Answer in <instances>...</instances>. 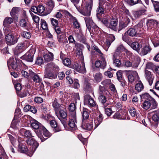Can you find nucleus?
<instances>
[{"mask_svg":"<svg viewBox=\"0 0 159 159\" xmlns=\"http://www.w3.org/2000/svg\"><path fill=\"white\" fill-rule=\"evenodd\" d=\"M92 4L91 3H86L84 7H81V8L76 7L78 11L83 15L89 16L92 7Z\"/></svg>","mask_w":159,"mask_h":159,"instance_id":"nucleus-4","label":"nucleus"},{"mask_svg":"<svg viewBox=\"0 0 159 159\" xmlns=\"http://www.w3.org/2000/svg\"><path fill=\"white\" fill-rule=\"evenodd\" d=\"M106 93V91L105 90L104 88L100 86L99 87V90L98 93L100 95H104Z\"/></svg>","mask_w":159,"mask_h":159,"instance_id":"nucleus-54","label":"nucleus"},{"mask_svg":"<svg viewBox=\"0 0 159 159\" xmlns=\"http://www.w3.org/2000/svg\"><path fill=\"white\" fill-rule=\"evenodd\" d=\"M69 109L70 112V116H76V106L74 103H71L69 106Z\"/></svg>","mask_w":159,"mask_h":159,"instance_id":"nucleus-23","label":"nucleus"},{"mask_svg":"<svg viewBox=\"0 0 159 159\" xmlns=\"http://www.w3.org/2000/svg\"><path fill=\"white\" fill-rule=\"evenodd\" d=\"M129 112L131 116L133 117H135L136 115V112L135 109H130L129 110Z\"/></svg>","mask_w":159,"mask_h":159,"instance_id":"nucleus-64","label":"nucleus"},{"mask_svg":"<svg viewBox=\"0 0 159 159\" xmlns=\"http://www.w3.org/2000/svg\"><path fill=\"white\" fill-rule=\"evenodd\" d=\"M111 80L109 79H106L101 82V84L105 86L110 85L111 84Z\"/></svg>","mask_w":159,"mask_h":159,"instance_id":"nucleus-52","label":"nucleus"},{"mask_svg":"<svg viewBox=\"0 0 159 159\" xmlns=\"http://www.w3.org/2000/svg\"><path fill=\"white\" fill-rule=\"evenodd\" d=\"M103 117L102 114H100L95 120V128H96L102 122Z\"/></svg>","mask_w":159,"mask_h":159,"instance_id":"nucleus-31","label":"nucleus"},{"mask_svg":"<svg viewBox=\"0 0 159 159\" xmlns=\"http://www.w3.org/2000/svg\"><path fill=\"white\" fill-rule=\"evenodd\" d=\"M98 99L104 108L106 107L108 105V103L107 102V98L104 95H99Z\"/></svg>","mask_w":159,"mask_h":159,"instance_id":"nucleus-25","label":"nucleus"},{"mask_svg":"<svg viewBox=\"0 0 159 159\" xmlns=\"http://www.w3.org/2000/svg\"><path fill=\"white\" fill-rule=\"evenodd\" d=\"M146 8V7L143 4H141L139 9L132 11V16L131 17L132 19L133 20H136L139 18L142 15L145 14L147 11Z\"/></svg>","mask_w":159,"mask_h":159,"instance_id":"nucleus-3","label":"nucleus"},{"mask_svg":"<svg viewBox=\"0 0 159 159\" xmlns=\"http://www.w3.org/2000/svg\"><path fill=\"white\" fill-rule=\"evenodd\" d=\"M63 64L67 66H68L70 65L71 61L68 58L64 59L63 61Z\"/></svg>","mask_w":159,"mask_h":159,"instance_id":"nucleus-57","label":"nucleus"},{"mask_svg":"<svg viewBox=\"0 0 159 159\" xmlns=\"http://www.w3.org/2000/svg\"><path fill=\"white\" fill-rule=\"evenodd\" d=\"M85 103H86L90 107H94L96 105V103L94 100L91 97L89 96L87 99H85Z\"/></svg>","mask_w":159,"mask_h":159,"instance_id":"nucleus-26","label":"nucleus"},{"mask_svg":"<svg viewBox=\"0 0 159 159\" xmlns=\"http://www.w3.org/2000/svg\"><path fill=\"white\" fill-rule=\"evenodd\" d=\"M25 49V44L23 43H19L14 50L15 55H18Z\"/></svg>","mask_w":159,"mask_h":159,"instance_id":"nucleus-16","label":"nucleus"},{"mask_svg":"<svg viewBox=\"0 0 159 159\" xmlns=\"http://www.w3.org/2000/svg\"><path fill=\"white\" fill-rule=\"evenodd\" d=\"M73 68L80 73H84L86 72L85 64L84 61L81 62V65L77 63H75L73 66Z\"/></svg>","mask_w":159,"mask_h":159,"instance_id":"nucleus-10","label":"nucleus"},{"mask_svg":"<svg viewBox=\"0 0 159 159\" xmlns=\"http://www.w3.org/2000/svg\"><path fill=\"white\" fill-rule=\"evenodd\" d=\"M151 1L155 10L156 11L159 12V2L152 0Z\"/></svg>","mask_w":159,"mask_h":159,"instance_id":"nucleus-45","label":"nucleus"},{"mask_svg":"<svg viewBox=\"0 0 159 159\" xmlns=\"http://www.w3.org/2000/svg\"><path fill=\"white\" fill-rule=\"evenodd\" d=\"M129 45L131 48L134 50H136L138 52H139L141 46L138 42H135L131 43L130 42V43H129Z\"/></svg>","mask_w":159,"mask_h":159,"instance_id":"nucleus-28","label":"nucleus"},{"mask_svg":"<svg viewBox=\"0 0 159 159\" xmlns=\"http://www.w3.org/2000/svg\"><path fill=\"white\" fill-rule=\"evenodd\" d=\"M19 24L20 26L23 28H26L28 26L29 22L26 15L25 14L24 17L20 20Z\"/></svg>","mask_w":159,"mask_h":159,"instance_id":"nucleus-19","label":"nucleus"},{"mask_svg":"<svg viewBox=\"0 0 159 159\" xmlns=\"http://www.w3.org/2000/svg\"><path fill=\"white\" fill-rule=\"evenodd\" d=\"M70 119L69 121L68 125L71 128L72 130H74L77 129V126L75 124L76 123V116H70Z\"/></svg>","mask_w":159,"mask_h":159,"instance_id":"nucleus-17","label":"nucleus"},{"mask_svg":"<svg viewBox=\"0 0 159 159\" xmlns=\"http://www.w3.org/2000/svg\"><path fill=\"white\" fill-rule=\"evenodd\" d=\"M139 32L137 31L136 29L134 28H130L126 32L125 34H127L129 36L131 37L134 36Z\"/></svg>","mask_w":159,"mask_h":159,"instance_id":"nucleus-24","label":"nucleus"},{"mask_svg":"<svg viewBox=\"0 0 159 159\" xmlns=\"http://www.w3.org/2000/svg\"><path fill=\"white\" fill-rule=\"evenodd\" d=\"M40 24L43 29L44 30H47L48 29V25L45 20L41 19Z\"/></svg>","mask_w":159,"mask_h":159,"instance_id":"nucleus-43","label":"nucleus"},{"mask_svg":"<svg viewBox=\"0 0 159 159\" xmlns=\"http://www.w3.org/2000/svg\"><path fill=\"white\" fill-rule=\"evenodd\" d=\"M128 74L134 77L135 79L138 76V74L137 72L135 71L129 70L128 71Z\"/></svg>","mask_w":159,"mask_h":159,"instance_id":"nucleus-50","label":"nucleus"},{"mask_svg":"<svg viewBox=\"0 0 159 159\" xmlns=\"http://www.w3.org/2000/svg\"><path fill=\"white\" fill-rule=\"evenodd\" d=\"M94 80L97 82H100L102 80V75L100 72H97L93 75Z\"/></svg>","mask_w":159,"mask_h":159,"instance_id":"nucleus-33","label":"nucleus"},{"mask_svg":"<svg viewBox=\"0 0 159 159\" xmlns=\"http://www.w3.org/2000/svg\"><path fill=\"white\" fill-rule=\"evenodd\" d=\"M21 36L23 38L29 39L31 36V33L29 31H22L20 33Z\"/></svg>","mask_w":159,"mask_h":159,"instance_id":"nucleus-38","label":"nucleus"},{"mask_svg":"<svg viewBox=\"0 0 159 159\" xmlns=\"http://www.w3.org/2000/svg\"><path fill=\"white\" fill-rule=\"evenodd\" d=\"M141 2V0H130V5L133 6L138 3H139Z\"/></svg>","mask_w":159,"mask_h":159,"instance_id":"nucleus-61","label":"nucleus"},{"mask_svg":"<svg viewBox=\"0 0 159 159\" xmlns=\"http://www.w3.org/2000/svg\"><path fill=\"white\" fill-rule=\"evenodd\" d=\"M118 20L117 19L112 18L109 22L108 28L114 30L116 28Z\"/></svg>","mask_w":159,"mask_h":159,"instance_id":"nucleus-27","label":"nucleus"},{"mask_svg":"<svg viewBox=\"0 0 159 159\" xmlns=\"http://www.w3.org/2000/svg\"><path fill=\"white\" fill-rule=\"evenodd\" d=\"M43 57L45 61L46 62H48L53 60V55L52 53L50 52L48 54H44Z\"/></svg>","mask_w":159,"mask_h":159,"instance_id":"nucleus-32","label":"nucleus"},{"mask_svg":"<svg viewBox=\"0 0 159 159\" xmlns=\"http://www.w3.org/2000/svg\"><path fill=\"white\" fill-rule=\"evenodd\" d=\"M105 112L108 116H110L111 115L112 111L111 108H107L105 109Z\"/></svg>","mask_w":159,"mask_h":159,"instance_id":"nucleus-56","label":"nucleus"},{"mask_svg":"<svg viewBox=\"0 0 159 159\" xmlns=\"http://www.w3.org/2000/svg\"><path fill=\"white\" fill-rule=\"evenodd\" d=\"M100 60H98L95 61V65L96 67L104 69L106 67L107 63L104 57H99Z\"/></svg>","mask_w":159,"mask_h":159,"instance_id":"nucleus-6","label":"nucleus"},{"mask_svg":"<svg viewBox=\"0 0 159 159\" xmlns=\"http://www.w3.org/2000/svg\"><path fill=\"white\" fill-rule=\"evenodd\" d=\"M20 10L19 8L16 7H13L11 9L10 12V15L14 20L17 21Z\"/></svg>","mask_w":159,"mask_h":159,"instance_id":"nucleus-15","label":"nucleus"},{"mask_svg":"<svg viewBox=\"0 0 159 159\" xmlns=\"http://www.w3.org/2000/svg\"><path fill=\"white\" fill-rule=\"evenodd\" d=\"M6 39L7 44L11 45H14L17 43L18 37L9 34L6 36Z\"/></svg>","mask_w":159,"mask_h":159,"instance_id":"nucleus-8","label":"nucleus"},{"mask_svg":"<svg viewBox=\"0 0 159 159\" xmlns=\"http://www.w3.org/2000/svg\"><path fill=\"white\" fill-rule=\"evenodd\" d=\"M25 136L26 137H33L30 132L29 130H25L24 131Z\"/></svg>","mask_w":159,"mask_h":159,"instance_id":"nucleus-55","label":"nucleus"},{"mask_svg":"<svg viewBox=\"0 0 159 159\" xmlns=\"http://www.w3.org/2000/svg\"><path fill=\"white\" fill-rule=\"evenodd\" d=\"M152 50L150 46L146 45L142 48L140 52V54L142 55H145L149 52Z\"/></svg>","mask_w":159,"mask_h":159,"instance_id":"nucleus-22","label":"nucleus"},{"mask_svg":"<svg viewBox=\"0 0 159 159\" xmlns=\"http://www.w3.org/2000/svg\"><path fill=\"white\" fill-rule=\"evenodd\" d=\"M99 6L103 7H104V5H107V6H109L110 3L106 1V0H99Z\"/></svg>","mask_w":159,"mask_h":159,"instance_id":"nucleus-46","label":"nucleus"},{"mask_svg":"<svg viewBox=\"0 0 159 159\" xmlns=\"http://www.w3.org/2000/svg\"><path fill=\"white\" fill-rule=\"evenodd\" d=\"M107 39L110 41L111 42H112L115 39V37L113 34H109L107 36Z\"/></svg>","mask_w":159,"mask_h":159,"instance_id":"nucleus-62","label":"nucleus"},{"mask_svg":"<svg viewBox=\"0 0 159 159\" xmlns=\"http://www.w3.org/2000/svg\"><path fill=\"white\" fill-rule=\"evenodd\" d=\"M154 114L153 115L152 118L153 120L155 122H157L159 120L158 112L157 111H155L153 112Z\"/></svg>","mask_w":159,"mask_h":159,"instance_id":"nucleus-49","label":"nucleus"},{"mask_svg":"<svg viewBox=\"0 0 159 159\" xmlns=\"http://www.w3.org/2000/svg\"><path fill=\"white\" fill-rule=\"evenodd\" d=\"M45 70L50 72L57 71L59 70V67L57 65L52 63H50L46 65L45 66Z\"/></svg>","mask_w":159,"mask_h":159,"instance_id":"nucleus-13","label":"nucleus"},{"mask_svg":"<svg viewBox=\"0 0 159 159\" xmlns=\"http://www.w3.org/2000/svg\"><path fill=\"white\" fill-rule=\"evenodd\" d=\"M51 21L52 25L55 27L57 26L58 25V21L53 18L51 19Z\"/></svg>","mask_w":159,"mask_h":159,"instance_id":"nucleus-59","label":"nucleus"},{"mask_svg":"<svg viewBox=\"0 0 159 159\" xmlns=\"http://www.w3.org/2000/svg\"><path fill=\"white\" fill-rule=\"evenodd\" d=\"M92 48L93 49L97 52V53L96 54L99 56V57H104L103 53L98 47L94 45H92Z\"/></svg>","mask_w":159,"mask_h":159,"instance_id":"nucleus-41","label":"nucleus"},{"mask_svg":"<svg viewBox=\"0 0 159 159\" xmlns=\"http://www.w3.org/2000/svg\"><path fill=\"white\" fill-rule=\"evenodd\" d=\"M113 63L117 67H120L121 65V62L120 60L119 59H113Z\"/></svg>","mask_w":159,"mask_h":159,"instance_id":"nucleus-53","label":"nucleus"},{"mask_svg":"<svg viewBox=\"0 0 159 159\" xmlns=\"http://www.w3.org/2000/svg\"><path fill=\"white\" fill-rule=\"evenodd\" d=\"M44 77L45 78L50 79H52L55 78L52 72H50L47 70H46V71L45 72Z\"/></svg>","mask_w":159,"mask_h":159,"instance_id":"nucleus-42","label":"nucleus"},{"mask_svg":"<svg viewBox=\"0 0 159 159\" xmlns=\"http://www.w3.org/2000/svg\"><path fill=\"white\" fill-rule=\"evenodd\" d=\"M41 132L40 133L42 134V132H43V135L46 137H49L51 136L50 133L49 131L43 126L41 127H40Z\"/></svg>","mask_w":159,"mask_h":159,"instance_id":"nucleus-39","label":"nucleus"},{"mask_svg":"<svg viewBox=\"0 0 159 159\" xmlns=\"http://www.w3.org/2000/svg\"><path fill=\"white\" fill-rule=\"evenodd\" d=\"M15 88L17 91H20L21 89V84L18 83H16L15 85Z\"/></svg>","mask_w":159,"mask_h":159,"instance_id":"nucleus-63","label":"nucleus"},{"mask_svg":"<svg viewBox=\"0 0 159 159\" xmlns=\"http://www.w3.org/2000/svg\"><path fill=\"white\" fill-rule=\"evenodd\" d=\"M14 20L11 17H7L4 19L3 21V25L6 27L12 23Z\"/></svg>","mask_w":159,"mask_h":159,"instance_id":"nucleus-29","label":"nucleus"},{"mask_svg":"<svg viewBox=\"0 0 159 159\" xmlns=\"http://www.w3.org/2000/svg\"><path fill=\"white\" fill-rule=\"evenodd\" d=\"M144 86L141 81H139L135 86V90L138 92H141L144 89Z\"/></svg>","mask_w":159,"mask_h":159,"instance_id":"nucleus-34","label":"nucleus"},{"mask_svg":"<svg viewBox=\"0 0 159 159\" xmlns=\"http://www.w3.org/2000/svg\"><path fill=\"white\" fill-rule=\"evenodd\" d=\"M144 76L145 79L148 82L149 85L151 86L153 82L154 76L151 72L146 69L144 72Z\"/></svg>","mask_w":159,"mask_h":159,"instance_id":"nucleus-12","label":"nucleus"},{"mask_svg":"<svg viewBox=\"0 0 159 159\" xmlns=\"http://www.w3.org/2000/svg\"><path fill=\"white\" fill-rule=\"evenodd\" d=\"M27 143L31 146V153L32 155L36 150L39 144L34 139L30 138L27 140ZM31 148V147L30 148Z\"/></svg>","mask_w":159,"mask_h":159,"instance_id":"nucleus-7","label":"nucleus"},{"mask_svg":"<svg viewBox=\"0 0 159 159\" xmlns=\"http://www.w3.org/2000/svg\"><path fill=\"white\" fill-rule=\"evenodd\" d=\"M84 20L86 26L89 31H90L91 28L95 29L97 27V26L95 24L90 18L85 17Z\"/></svg>","mask_w":159,"mask_h":159,"instance_id":"nucleus-14","label":"nucleus"},{"mask_svg":"<svg viewBox=\"0 0 159 159\" xmlns=\"http://www.w3.org/2000/svg\"><path fill=\"white\" fill-rule=\"evenodd\" d=\"M82 114L83 117L82 121L92 119V118H89V114L87 109L84 108L82 110Z\"/></svg>","mask_w":159,"mask_h":159,"instance_id":"nucleus-21","label":"nucleus"},{"mask_svg":"<svg viewBox=\"0 0 159 159\" xmlns=\"http://www.w3.org/2000/svg\"><path fill=\"white\" fill-rule=\"evenodd\" d=\"M30 76L32 78L33 81L36 83H39L41 81V80L39 75L36 74L33 72L31 70H29Z\"/></svg>","mask_w":159,"mask_h":159,"instance_id":"nucleus-20","label":"nucleus"},{"mask_svg":"<svg viewBox=\"0 0 159 159\" xmlns=\"http://www.w3.org/2000/svg\"><path fill=\"white\" fill-rule=\"evenodd\" d=\"M127 23L125 22H120L119 23V31H120L122 29L125 28L128 25Z\"/></svg>","mask_w":159,"mask_h":159,"instance_id":"nucleus-47","label":"nucleus"},{"mask_svg":"<svg viewBox=\"0 0 159 159\" xmlns=\"http://www.w3.org/2000/svg\"><path fill=\"white\" fill-rule=\"evenodd\" d=\"M102 7L99 6L97 10V13L96 16L97 18L100 20H101L100 16L104 13V10Z\"/></svg>","mask_w":159,"mask_h":159,"instance_id":"nucleus-35","label":"nucleus"},{"mask_svg":"<svg viewBox=\"0 0 159 159\" xmlns=\"http://www.w3.org/2000/svg\"><path fill=\"white\" fill-rule=\"evenodd\" d=\"M125 34V33L122 35V39L125 42H126V43H128V44L130 43V41L128 39V37L127 36H126V34Z\"/></svg>","mask_w":159,"mask_h":159,"instance_id":"nucleus-60","label":"nucleus"},{"mask_svg":"<svg viewBox=\"0 0 159 159\" xmlns=\"http://www.w3.org/2000/svg\"><path fill=\"white\" fill-rule=\"evenodd\" d=\"M33 50H29L25 54L21 57V58L24 60L28 62H32L33 60V57L34 56Z\"/></svg>","mask_w":159,"mask_h":159,"instance_id":"nucleus-11","label":"nucleus"},{"mask_svg":"<svg viewBox=\"0 0 159 159\" xmlns=\"http://www.w3.org/2000/svg\"><path fill=\"white\" fill-rule=\"evenodd\" d=\"M143 21H140L137 25L134 26L135 29L136 30L137 29L139 31V32H140L143 31L144 30L143 28Z\"/></svg>","mask_w":159,"mask_h":159,"instance_id":"nucleus-40","label":"nucleus"},{"mask_svg":"<svg viewBox=\"0 0 159 159\" xmlns=\"http://www.w3.org/2000/svg\"><path fill=\"white\" fill-rule=\"evenodd\" d=\"M7 63L8 66H9V65H10L12 69L14 70H16L20 67L19 62L16 59L14 60L13 59L11 60V61H9Z\"/></svg>","mask_w":159,"mask_h":159,"instance_id":"nucleus-18","label":"nucleus"},{"mask_svg":"<svg viewBox=\"0 0 159 159\" xmlns=\"http://www.w3.org/2000/svg\"><path fill=\"white\" fill-rule=\"evenodd\" d=\"M55 113L58 118L61 120L62 119L66 120L67 113L66 110L60 108L55 110Z\"/></svg>","mask_w":159,"mask_h":159,"instance_id":"nucleus-9","label":"nucleus"},{"mask_svg":"<svg viewBox=\"0 0 159 159\" xmlns=\"http://www.w3.org/2000/svg\"><path fill=\"white\" fill-rule=\"evenodd\" d=\"M31 125L32 127L34 129H38L35 131V133L37 136L41 140V141L43 142L45 140V139L43 137L42 134L40 133V127H43L41 124L37 121H34L30 122Z\"/></svg>","mask_w":159,"mask_h":159,"instance_id":"nucleus-2","label":"nucleus"},{"mask_svg":"<svg viewBox=\"0 0 159 159\" xmlns=\"http://www.w3.org/2000/svg\"><path fill=\"white\" fill-rule=\"evenodd\" d=\"M141 98L144 99L142 106V107L144 109L148 110L150 108V109H153L157 108V102L148 93H145L142 94Z\"/></svg>","mask_w":159,"mask_h":159,"instance_id":"nucleus-1","label":"nucleus"},{"mask_svg":"<svg viewBox=\"0 0 159 159\" xmlns=\"http://www.w3.org/2000/svg\"><path fill=\"white\" fill-rule=\"evenodd\" d=\"M49 123L51 126L54 128L55 132H57L61 130L57 127V123L56 121L54 120H52L50 121Z\"/></svg>","mask_w":159,"mask_h":159,"instance_id":"nucleus-36","label":"nucleus"},{"mask_svg":"<svg viewBox=\"0 0 159 159\" xmlns=\"http://www.w3.org/2000/svg\"><path fill=\"white\" fill-rule=\"evenodd\" d=\"M157 21L155 20L150 19L148 20L146 24L148 28L152 29L157 24Z\"/></svg>","mask_w":159,"mask_h":159,"instance_id":"nucleus-30","label":"nucleus"},{"mask_svg":"<svg viewBox=\"0 0 159 159\" xmlns=\"http://www.w3.org/2000/svg\"><path fill=\"white\" fill-rule=\"evenodd\" d=\"M45 8L42 5H39L37 7V13L42 14L44 11Z\"/></svg>","mask_w":159,"mask_h":159,"instance_id":"nucleus-48","label":"nucleus"},{"mask_svg":"<svg viewBox=\"0 0 159 159\" xmlns=\"http://www.w3.org/2000/svg\"><path fill=\"white\" fill-rule=\"evenodd\" d=\"M19 151L21 152L26 153L28 151V149L25 145L20 143L19 145Z\"/></svg>","mask_w":159,"mask_h":159,"instance_id":"nucleus-37","label":"nucleus"},{"mask_svg":"<svg viewBox=\"0 0 159 159\" xmlns=\"http://www.w3.org/2000/svg\"><path fill=\"white\" fill-rule=\"evenodd\" d=\"M47 5L49 7V9L50 12L53 9L54 5L53 1L52 0H49L47 2Z\"/></svg>","mask_w":159,"mask_h":159,"instance_id":"nucleus-44","label":"nucleus"},{"mask_svg":"<svg viewBox=\"0 0 159 159\" xmlns=\"http://www.w3.org/2000/svg\"><path fill=\"white\" fill-rule=\"evenodd\" d=\"M125 48L122 44H120L119 46L116 49V51L119 52H123L125 50Z\"/></svg>","mask_w":159,"mask_h":159,"instance_id":"nucleus-58","label":"nucleus"},{"mask_svg":"<svg viewBox=\"0 0 159 159\" xmlns=\"http://www.w3.org/2000/svg\"><path fill=\"white\" fill-rule=\"evenodd\" d=\"M93 119L84 120L82 121L81 126L82 128L85 130H90L93 129Z\"/></svg>","mask_w":159,"mask_h":159,"instance_id":"nucleus-5","label":"nucleus"},{"mask_svg":"<svg viewBox=\"0 0 159 159\" xmlns=\"http://www.w3.org/2000/svg\"><path fill=\"white\" fill-rule=\"evenodd\" d=\"M52 106L56 110L57 109L58 110L60 108H59L60 107V105L58 103L57 100L56 98H55L53 103Z\"/></svg>","mask_w":159,"mask_h":159,"instance_id":"nucleus-51","label":"nucleus"}]
</instances>
